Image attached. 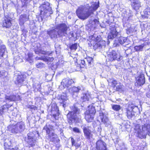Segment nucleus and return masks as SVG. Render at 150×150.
<instances>
[{
  "label": "nucleus",
  "mask_w": 150,
  "mask_h": 150,
  "mask_svg": "<svg viewBox=\"0 0 150 150\" xmlns=\"http://www.w3.org/2000/svg\"><path fill=\"white\" fill-rule=\"evenodd\" d=\"M99 6V2H92L91 5L88 4L79 7L77 9L76 13L79 18L85 20L93 14Z\"/></svg>",
  "instance_id": "nucleus-1"
},
{
  "label": "nucleus",
  "mask_w": 150,
  "mask_h": 150,
  "mask_svg": "<svg viewBox=\"0 0 150 150\" xmlns=\"http://www.w3.org/2000/svg\"><path fill=\"white\" fill-rule=\"evenodd\" d=\"M40 9L42 20L46 19L53 13L51 7L50 6V4L47 2H44L40 6Z\"/></svg>",
  "instance_id": "nucleus-2"
},
{
  "label": "nucleus",
  "mask_w": 150,
  "mask_h": 150,
  "mask_svg": "<svg viewBox=\"0 0 150 150\" xmlns=\"http://www.w3.org/2000/svg\"><path fill=\"white\" fill-rule=\"evenodd\" d=\"M8 128L9 131L15 134L21 133L25 129L24 124L22 122L16 125H10Z\"/></svg>",
  "instance_id": "nucleus-3"
},
{
  "label": "nucleus",
  "mask_w": 150,
  "mask_h": 150,
  "mask_svg": "<svg viewBox=\"0 0 150 150\" xmlns=\"http://www.w3.org/2000/svg\"><path fill=\"white\" fill-rule=\"evenodd\" d=\"M125 107L126 115L128 118L131 119L134 115L133 109L135 107L137 108V106H135L133 104L129 103L126 104Z\"/></svg>",
  "instance_id": "nucleus-4"
},
{
  "label": "nucleus",
  "mask_w": 150,
  "mask_h": 150,
  "mask_svg": "<svg viewBox=\"0 0 150 150\" xmlns=\"http://www.w3.org/2000/svg\"><path fill=\"white\" fill-rule=\"evenodd\" d=\"M68 27L65 23H62L57 25L55 29L57 30L58 35L59 36H67V30Z\"/></svg>",
  "instance_id": "nucleus-5"
},
{
  "label": "nucleus",
  "mask_w": 150,
  "mask_h": 150,
  "mask_svg": "<svg viewBox=\"0 0 150 150\" xmlns=\"http://www.w3.org/2000/svg\"><path fill=\"white\" fill-rule=\"evenodd\" d=\"M107 58L108 60L111 61L115 60L120 61L122 58V57L121 56L120 54L117 53L115 51H112L108 53Z\"/></svg>",
  "instance_id": "nucleus-6"
},
{
  "label": "nucleus",
  "mask_w": 150,
  "mask_h": 150,
  "mask_svg": "<svg viewBox=\"0 0 150 150\" xmlns=\"http://www.w3.org/2000/svg\"><path fill=\"white\" fill-rule=\"evenodd\" d=\"M51 115L55 119H57L58 118V116L59 115V112L56 104L54 103H52L51 104Z\"/></svg>",
  "instance_id": "nucleus-7"
},
{
  "label": "nucleus",
  "mask_w": 150,
  "mask_h": 150,
  "mask_svg": "<svg viewBox=\"0 0 150 150\" xmlns=\"http://www.w3.org/2000/svg\"><path fill=\"white\" fill-rule=\"evenodd\" d=\"M100 37H99L97 36L95 39L96 41L98 42L93 45V48L94 50H96V49L99 48L100 49L104 47L105 46V41H100Z\"/></svg>",
  "instance_id": "nucleus-8"
},
{
  "label": "nucleus",
  "mask_w": 150,
  "mask_h": 150,
  "mask_svg": "<svg viewBox=\"0 0 150 150\" xmlns=\"http://www.w3.org/2000/svg\"><path fill=\"white\" fill-rule=\"evenodd\" d=\"M136 82L135 85L139 87L143 85L145 82V78L144 75L141 74L139 76L136 77Z\"/></svg>",
  "instance_id": "nucleus-9"
},
{
  "label": "nucleus",
  "mask_w": 150,
  "mask_h": 150,
  "mask_svg": "<svg viewBox=\"0 0 150 150\" xmlns=\"http://www.w3.org/2000/svg\"><path fill=\"white\" fill-rule=\"evenodd\" d=\"M99 117L101 120L102 122L104 123L107 127L110 126L111 123L109 121L108 118L105 115H104L103 112L100 111V112Z\"/></svg>",
  "instance_id": "nucleus-10"
},
{
  "label": "nucleus",
  "mask_w": 150,
  "mask_h": 150,
  "mask_svg": "<svg viewBox=\"0 0 150 150\" xmlns=\"http://www.w3.org/2000/svg\"><path fill=\"white\" fill-rule=\"evenodd\" d=\"M25 76L22 74L18 75L15 81V83L18 86L20 87L23 84L25 80Z\"/></svg>",
  "instance_id": "nucleus-11"
},
{
  "label": "nucleus",
  "mask_w": 150,
  "mask_h": 150,
  "mask_svg": "<svg viewBox=\"0 0 150 150\" xmlns=\"http://www.w3.org/2000/svg\"><path fill=\"white\" fill-rule=\"evenodd\" d=\"M79 112L77 108L74 106L72 107L71 111L68 114L67 116L70 117L71 119L75 120L76 114L79 113Z\"/></svg>",
  "instance_id": "nucleus-12"
},
{
  "label": "nucleus",
  "mask_w": 150,
  "mask_h": 150,
  "mask_svg": "<svg viewBox=\"0 0 150 150\" xmlns=\"http://www.w3.org/2000/svg\"><path fill=\"white\" fill-rule=\"evenodd\" d=\"M110 27V31L108 34V39L112 40L117 36L118 33L117 32L115 27Z\"/></svg>",
  "instance_id": "nucleus-13"
},
{
  "label": "nucleus",
  "mask_w": 150,
  "mask_h": 150,
  "mask_svg": "<svg viewBox=\"0 0 150 150\" xmlns=\"http://www.w3.org/2000/svg\"><path fill=\"white\" fill-rule=\"evenodd\" d=\"M59 99L62 106L65 108L66 106V104L68 103V98L66 93H63L60 96Z\"/></svg>",
  "instance_id": "nucleus-14"
},
{
  "label": "nucleus",
  "mask_w": 150,
  "mask_h": 150,
  "mask_svg": "<svg viewBox=\"0 0 150 150\" xmlns=\"http://www.w3.org/2000/svg\"><path fill=\"white\" fill-rule=\"evenodd\" d=\"M112 86L116 87V90L120 92L122 91L123 89V86L120 83H118L116 80H112L111 81Z\"/></svg>",
  "instance_id": "nucleus-15"
},
{
  "label": "nucleus",
  "mask_w": 150,
  "mask_h": 150,
  "mask_svg": "<svg viewBox=\"0 0 150 150\" xmlns=\"http://www.w3.org/2000/svg\"><path fill=\"white\" fill-rule=\"evenodd\" d=\"M99 102L98 101H97L96 102L93 104V105H89L88 106V110L86 111V114H89L94 116L96 112L95 107V106H98L97 104H98Z\"/></svg>",
  "instance_id": "nucleus-16"
},
{
  "label": "nucleus",
  "mask_w": 150,
  "mask_h": 150,
  "mask_svg": "<svg viewBox=\"0 0 150 150\" xmlns=\"http://www.w3.org/2000/svg\"><path fill=\"white\" fill-rule=\"evenodd\" d=\"M140 128L141 126L139 125H136L134 128V132L137 137L142 139L143 137V133Z\"/></svg>",
  "instance_id": "nucleus-17"
},
{
  "label": "nucleus",
  "mask_w": 150,
  "mask_h": 150,
  "mask_svg": "<svg viewBox=\"0 0 150 150\" xmlns=\"http://www.w3.org/2000/svg\"><path fill=\"white\" fill-rule=\"evenodd\" d=\"M96 148L98 150H107L106 144L101 140L98 141L96 144Z\"/></svg>",
  "instance_id": "nucleus-18"
},
{
  "label": "nucleus",
  "mask_w": 150,
  "mask_h": 150,
  "mask_svg": "<svg viewBox=\"0 0 150 150\" xmlns=\"http://www.w3.org/2000/svg\"><path fill=\"white\" fill-rule=\"evenodd\" d=\"M83 129L84 135L86 138L89 139L91 137H92V134L91 133V131L89 127H84Z\"/></svg>",
  "instance_id": "nucleus-19"
},
{
  "label": "nucleus",
  "mask_w": 150,
  "mask_h": 150,
  "mask_svg": "<svg viewBox=\"0 0 150 150\" xmlns=\"http://www.w3.org/2000/svg\"><path fill=\"white\" fill-rule=\"evenodd\" d=\"M131 5L133 8L137 11L141 7V2L139 0H131Z\"/></svg>",
  "instance_id": "nucleus-20"
},
{
  "label": "nucleus",
  "mask_w": 150,
  "mask_h": 150,
  "mask_svg": "<svg viewBox=\"0 0 150 150\" xmlns=\"http://www.w3.org/2000/svg\"><path fill=\"white\" fill-rule=\"evenodd\" d=\"M12 18L8 15L5 16L4 20L3 23L4 27L9 28L11 25V21Z\"/></svg>",
  "instance_id": "nucleus-21"
},
{
  "label": "nucleus",
  "mask_w": 150,
  "mask_h": 150,
  "mask_svg": "<svg viewBox=\"0 0 150 150\" xmlns=\"http://www.w3.org/2000/svg\"><path fill=\"white\" fill-rule=\"evenodd\" d=\"M5 99L6 102L14 101L16 100V96L12 93L6 94L5 96Z\"/></svg>",
  "instance_id": "nucleus-22"
},
{
  "label": "nucleus",
  "mask_w": 150,
  "mask_h": 150,
  "mask_svg": "<svg viewBox=\"0 0 150 150\" xmlns=\"http://www.w3.org/2000/svg\"><path fill=\"white\" fill-rule=\"evenodd\" d=\"M53 126L47 123L44 127L43 130L46 131V134L48 136L50 133H51L52 130L53 129Z\"/></svg>",
  "instance_id": "nucleus-23"
},
{
  "label": "nucleus",
  "mask_w": 150,
  "mask_h": 150,
  "mask_svg": "<svg viewBox=\"0 0 150 150\" xmlns=\"http://www.w3.org/2000/svg\"><path fill=\"white\" fill-rule=\"evenodd\" d=\"M74 81H72L71 79H63L62 82V84L63 85L64 87H68L71 86L73 83H74Z\"/></svg>",
  "instance_id": "nucleus-24"
},
{
  "label": "nucleus",
  "mask_w": 150,
  "mask_h": 150,
  "mask_svg": "<svg viewBox=\"0 0 150 150\" xmlns=\"http://www.w3.org/2000/svg\"><path fill=\"white\" fill-rule=\"evenodd\" d=\"M28 20V16L25 14L21 15L19 18L20 24L21 25H23L25 22Z\"/></svg>",
  "instance_id": "nucleus-25"
},
{
  "label": "nucleus",
  "mask_w": 150,
  "mask_h": 150,
  "mask_svg": "<svg viewBox=\"0 0 150 150\" xmlns=\"http://www.w3.org/2000/svg\"><path fill=\"white\" fill-rule=\"evenodd\" d=\"M33 88L35 92L40 91L41 88L40 82L38 81H35L33 84Z\"/></svg>",
  "instance_id": "nucleus-26"
},
{
  "label": "nucleus",
  "mask_w": 150,
  "mask_h": 150,
  "mask_svg": "<svg viewBox=\"0 0 150 150\" xmlns=\"http://www.w3.org/2000/svg\"><path fill=\"white\" fill-rule=\"evenodd\" d=\"M11 141L8 139H6L4 143V148L5 150H10L12 147Z\"/></svg>",
  "instance_id": "nucleus-27"
},
{
  "label": "nucleus",
  "mask_w": 150,
  "mask_h": 150,
  "mask_svg": "<svg viewBox=\"0 0 150 150\" xmlns=\"http://www.w3.org/2000/svg\"><path fill=\"white\" fill-rule=\"evenodd\" d=\"M90 98V95L89 92H87L86 93H83L81 98V101L82 102L88 101Z\"/></svg>",
  "instance_id": "nucleus-28"
},
{
  "label": "nucleus",
  "mask_w": 150,
  "mask_h": 150,
  "mask_svg": "<svg viewBox=\"0 0 150 150\" xmlns=\"http://www.w3.org/2000/svg\"><path fill=\"white\" fill-rule=\"evenodd\" d=\"M47 33L51 38H55L57 37V35H58L57 30L55 29L48 31Z\"/></svg>",
  "instance_id": "nucleus-29"
},
{
  "label": "nucleus",
  "mask_w": 150,
  "mask_h": 150,
  "mask_svg": "<svg viewBox=\"0 0 150 150\" xmlns=\"http://www.w3.org/2000/svg\"><path fill=\"white\" fill-rule=\"evenodd\" d=\"M30 135V134L29 133L28 134V139L27 142L31 146H33L35 145L34 143L35 140L33 139V136H31Z\"/></svg>",
  "instance_id": "nucleus-30"
},
{
  "label": "nucleus",
  "mask_w": 150,
  "mask_h": 150,
  "mask_svg": "<svg viewBox=\"0 0 150 150\" xmlns=\"http://www.w3.org/2000/svg\"><path fill=\"white\" fill-rule=\"evenodd\" d=\"M142 130L144 132H150V124H145L142 126Z\"/></svg>",
  "instance_id": "nucleus-31"
},
{
  "label": "nucleus",
  "mask_w": 150,
  "mask_h": 150,
  "mask_svg": "<svg viewBox=\"0 0 150 150\" xmlns=\"http://www.w3.org/2000/svg\"><path fill=\"white\" fill-rule=\"evenodd\" d=\"M85 118L86 120L88 122H92L94 116L90 114H86L85 113Z\"/></svg>",
  "instance_id": "nucleus-32"
},
{
  "label": "nucleus",
  "mask_w": 150,
  "mask_h": 150,
  "mask_svg": "<svg viewBox=\"0 0 150 150\" xmlns=\"http://www.w3.org/2000/svg\"><path fill=\"white\" fill-rule=\"evenodd\" d=\"M47 137H48V139L52 142L54 141L57 138V135L53 132H52Z\"/></svg>",
  "instance_id": "nucleus-33"
},
{
  "label": "nucleus",
  "mask_w": 150,
  "mask_h": 150,
  "mask_svg": "<svg viewBox=\"0 0 150 150\" xmlns=\"http://www.w3.org/2000/svg\"><path fill=\"white\" fill-rule=\"evenodd\" d=\"M144 17L147 18H150V8H147L145 9L144 11Z\"/></svg>",
  "instance_id": "nucleus-34"
},
{
  "label": "nucleus",
  "mask_w": 150,
  "mask_h": 150,
  "mask_svg": "<svg viewBox=\"0 0 150 150\" xmlns=\"http://www.w3.org/2000/svg\"><path fill=\"white\" fill-rule=\"evenodd\" d=\"M6 47L5 45H2L0 48V56L2 57H4L6 53Z\"/></svg>",
  "instance_id": "nucleus-35"
},
{
  "label": "nucleus",
  "mask_w": 150,
  "mask_h": 150,
  "mask_svg": "<svg viewBox=\"0 0 150 150\" xmlns=\"http://www.w3.org/2000/svg\"><path fill=\"white\" fill-rule=\"evenodd\" d=\"M32 57L33 54H32L28 53L25 57L26 61L29 62L30 63L32 62H33Z\"/></svg>",
  "instance_id": "nucleus-36"
},
{
  "label": "nucleus",
  "mask_w": 150,
  "mask_h": 150,
  "mask_svg": "<svg viewBox=\"0 0 150 150\" xmlns=\"http://www.w3.org/2000/svg\"><path fill=\"white\" fill-rule=\"evenodd\" d=\"M72 92L73 93H79L81 90V87L80 86L76 87H73L71 89Z\"/></svg>",
  "instance_id": "nucleus-37"
},
{
  "label": "nucleus",
  "mask_w": 150,
  "mask_h": 150,
  "mask_svg": "<svg viewBox=\"0 0 150 150\" xmlns=\"http://www.w3.org/2000/svg\"><path fill=\"white\" fill-rule=\"evenodd\" d=\"M144 47V45L143 44H142L141 45L135 46L134 47V48L136 51H141L142 50L143 48Z\"/></svg>",
  "instance_id": "nucleus-38"
},
{
  "label": "nucleus",
  "mask_w": 150,
  "mask_h": 150,
  "mask_svg": "<svg viewBox=\"0 0 150 150\" xmlns=\"http://www.w3.org/2000/svg\"><path fill=\"white\" fill-rule=\"evenodd\" d=\"M127 40V39L124 37H120L118 39L119 42L121 44H123L125 43Z\"/></svg>",
  "instance_id": "nucleus-39"
},
{
  "label": "nucleus",
  "mask_w": 150,
  "mask_h": 150,
  "mask_svg": "<svg viewBox=\"0 0 150 150\" xmlns=\"http://www.w3.org/2000/svg\"><path fill=\"white\" fill-rule=\"evenodd\" d=\"M77 44L76 43H74L70 46L69 48L71 51H74L76 50L77 49Z\"/></svg>",
  "instance_id": "nucleus-40"
},
{
  "label": "nucleus",
  "mask_w": 150,
  "mask_h": 150,
  "mask_svg": "<svg viewBox=\"0 0 150 150\" xmlns=\"http://www.w3.org/2000/svg\"><path fill=\"white\" fill-rule=\"evenodd\" d=\"M112 108L114 110L118 111L121 109V107L119 105H114L112 106Z\"/></svg>",
  "instance_id": "nucleus-41"
},
{
  "label": "nucleus",
  "mask_w": 150,
  "mask_h": 150,
  "mask_svg": "<svg viewBox=\"0 0 150 150\" xmlns=\"http://www.w3.org/2000/svg\"><path fill=\"white\" fill-rule=\"evenodd\" d=\"M36 66L38 68L41 69L44 67L45 66V64L42 62L38 63L36 64Z\"/></svg>",
  "instance_id": "nucleus-42"
},
{
  "label": "nucleus",
  "mask_w": 150,
  "mask_h": 150,
  "mask_svg": "<svg viewBox=\"0 0 150 150\" xmlns=\"http://www.w3.org/2000/svg\"><path fill=\"white\" fill-rule=\"evenodd\" d=\"M78 63L80 64L81 65L79 66L81 67H84L86 65V61L85 60H80L78 62Z\"/></svg>",
  "instance_id": "nucleus-43"
},
{
  "label": "nucleus",
  "mask_w": 150,
  "mask_h": 150,
  "mask_svg": "<svg viewBox=\"0 0 150 150\" xmlns=\"http://www.w3.org/2000/svg\"><path fill=\"white\" fill-rule=\"evenodd\" d=\"M93 59L92 58L90 57H88L86 59H85V60L87 61L89 66H91L92 62Z\"/></svg>",
  "instance_id": "nucleus-44"
},
{
  "label": "nucleus",
  "mask_w": 150,
  "mask_h": 150,
  "mask_svg": "<svg viewBox=\"0 0 150 150\" xmlns=\"http://www.w3.org/2000/svg\"><path fill=\"white\" fill-rule=\"evenodd\" d=\"M5 107L4 106H3V107H0V115H1L4 112V110H7V108H6L4 109Z\"/></svg>",
  "instance_id": "nucleus-45"
},
{
  "label": "nucleus",
  "mask_w": 150,
  "mask_h": 150,
  "mask_svg": "<svg viewBox=\"0 0 150 150\" xmlns=\"http://www.w3.org/2000/svg\"><path fill=\"white\" fill-rule=\"evenodd\" d=\"M73 130L74 132L78 133H80L81 132L79 129L76 127L74 128L73 129Z\"/></svg>",
  "instance_id": "nucleus-46"
},
{
  "label": "nucleus",
  "mask_w": 150,
  "mask_h": 150,
  "mask_svg": "<svg viewBox=\"0 0 150 150\" xmlns=\"http://www.w3.org/2000/svg\"><path fill=\"white\" fill-rule=\"evenodd\" d=\"M71 140L72 145L75 146H76L77 143L75 142L74 138H71Z\"/></svg>",
  "instance_id": "nucleus-47"
},
{
  "label": "nucleus",
  "mask_w": 150,
  "mask_h": 150,
  "mask_svg": "<svg viewBox=\"0 0 150 150\" xmlns=\"http://www.w3.org/2000/svg\"><path fill=\"white\" fill-rule=\"evenodd\" d=\"M41 59L46 62H48V57H46L45 56L42 57Z\"/></svg>",
  "instance_id": "nucleus-48"
},
{
  "label": "nucleus",
  "mask_w": 150,
  "mask_h": 150,
  "mask_svg": "<svg viewBox=\"0 0 150 150\" xmlns=\"http://www.w3.org/2000/svg\"><path fill=\"white\" fill-rule=\"evenodd\" d=\"M121 150H127L124 144L120 147Z\"/></svg>",
  "instance_id": "nucleus-49"
},
{
  "label": "nucleus",
  "mask_w": 150,
  "mask_h": 150,
  "mask_svg": "<svg viewBox=\"0 0 150 150\" xmlns=\"http://www.w3.org/2000/svg\"><path fill=\"white\" fill-rule=\"evenodd\" d=\"M81 65V64L79 63H77V65L76 64L77 67V71H79L81 69V68H82V67H80L79 66V65Z\"/></svg>",
  "instance_id": "nucleus-50"
},
{
  "label": "nucleus",
  "mask_w": 150,
  "mask_h": 150,
  "mask_svg": "<svg viewBox=\"0 0 150 150\" xmlns=\"http://www.w3.org/2000/svg\"><path fill=\"white\" fill-rule=\"evenodd\" d=\"M93 24H94L95 25H97L98 24L99 21L96 19H94L92 22Z\"/></svg>",
  "instance_id": "nucleus-51"
},
{
  "label": "nucleus",
  "mask_w": 150,
  "mask_h": 150,
  "mask_svg": "<svg viewBox=\"0 0 150 150\" xmlns=\"http://www.w3.org/2000/svg\"><path fill=\"white\" fill-rule=\"evenodd\" d=\"M38 51L40 53L42 54H45L46 53V52L45 51L39 49H38Z\"/></svg>",
  "instance_id": "nucleus-52"
},
{
  "label": "nucleus",
  "mask_w": 150,
  "mask_h": 150,
  "mask_svg": "<svg viewBox=\"0 0 150 150\" xmlns=\"http://www.w3.org/2000/svg\"><path fill=\"white\" fill-rule=\"evenodd\" d=\"M54 60V59L53 57H48V62H52Z\"/></svg>",
  "instance_id": "nucleus-53"
},
{
  "label": "nucleus",
  "mask_w": 150,
  "mask_h": 150,
  "mask_svg": "<svg viewBox=\"0 0 150 150\" xmlns=\"http://www.w3.org/2000/svg\"><path fill=\"white\" fill-rule=\"evenodd\" d=\"M10 150H19V149L18 147H16L15 148H12Z\"/></svg>",
  "instance_id": "nucleus-54"
},
{
  "label": "nucleus",
  "mask_w": 150,
  "mask_h": 150,
  "mask_svg": "<svg viewBox=\"0 0 150 150\" xmlns=\"http://www.w3.org/2000/svg\"><path fill=\"white\" fill-rule=\"evenodd\" d=\"M119 139L117 138L116 141L114 142L115 143V144H117L119 142Z\"/></svg>",
  "instance_id": "nucleus-55"
},
{
  "label": "nucleus",
  "mask_w": 150,
  "mask_h": 150,
  "mask_svg": "<svg viewBox=\"0 0 150 150\" xmlns=\"http://www.w3.org/2000/svg\"><path fill=\"white\" fill-rule=\"evenodd\" d=\"M56 45H55V51H56V52H57L58 49H56Z\"/></svg>",
  "instance_id": "nucleus-56"
},
{
  "label": "nucleus",
  "mask_w": 150,
  "mask_h": 150,
  "mask_svg": "<svg viewBox=\"0 0 150 150\" xmlns=\"http://www.w3.org/2000/svg\"><path fill=\"white\" fill-rule=\"evenodd\" d=\"M25 6L26 7V6H25V5H23V6H22V7H25Z\"/></svg>",
  "instance_id": "nucleus-57"
},
{
  "label": "nucleus",
  "mask_w": 150,
  "mask_h": 150,
  "mask_svg": "<svg viewBox=\"0 0 150 150\" xmlns=\"http://www.w3.org/2000/svg\"><path fill=\"white\" fill-rule=\"evenodd\" d=\"M71 128H72V127H70V129H71Z\"/></svg>",
  "instance_id": "nucleus-58"
},
{
  "label": "nucleus",
  "mask_w": 150,
  "mask_h": 150,
  "mask_svg": "<svg viewBox=\"0 0 150 150\" xmlns=\"http://www.w3.org/2000/svg\"><path fill=\"white\" fill-rule=\"evenodd\" d=\"M149 81H150V77H149Z\"/></svg>",
  "instance_id": "nucleus-59"
},
{
  "label": "nucleus",
  "mask_w": 150,
  "mask_h": 150,
  "mask_svg": "<svg viewBox=\"0 0 150 150\" xmlns=\"http://www.w3.org/2000/svg\"><path fill=\"white\" fill-rule=\"evenodd\" d=\"M58 50H59L60 49V48L59 47H58Z\"/></svg>",
  "instance_id": "nucleus-60"
}]
</instances>
